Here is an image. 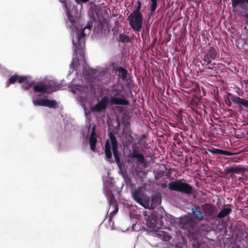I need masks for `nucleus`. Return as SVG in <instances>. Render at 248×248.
<instances>
[{
	"label": "nucleus",
	"mask_w": 248,
	"mask_h": 248,
	"mask_svg": "<svg viewBox=\"0 0 248 248\" xmlns=\"http://www.w3.org/2000/svg\"><path fill=\"white\" fill-rule=\"evenodd\" d=\"M114 186L113 178L108 177L106 179V183L104 184L103 192L107 200H109L111 203L114 201L115 196L112 192L111 188Z\"/></svg>",
	"instance_id": "nucleus-15"
},
{
	"label": "nucleus",
	"mask_w": 248,
	"mask_h": 248,
	"mask_svg": "<svg viewBox=\"0 0 248 248\" xmlns=\"http://www.w3.org/2000/svg\"><path fill=\"white\" fill-rule=\"evenodd\" d=\"M89 0H74L75 2L77 4V5H79V8L77 7L76 6V8H78V9H79L80 10H81L83 7V4L88 2Z\"/></svg>",
	"instance_id": "nucleus-41"
},
{
	"label": "nucleus",
	"mask_w": 248,
	"mask_h": 248,
	"mask_svg": "<svg viewBox=\"0 0 248 248\" xmlns=\"http://www.w3.org/2000/svg\"><path fill=\"white\" fill-rule=\"evenodd\" d=\"M147 227L150 231H157L163 226V221L160 219V212L151 211L143 212Z\"/></svg>",
	"instance_id": "nucleus-7"
},
{
	"label": "nucleus",
	"mask_w": 248,
	"mask_h": 248,
	"mask_svg": "<svg viewBox=\"0 0 248 248\" xmlns=\"http://www.w3.org/2000/svg\"><path fill=\"white\" fill-rule=\"evenodd\" d=\"M91 5V3H90ZM88 14L90 18L93 20H100L103 18V9L101 6L98 4H93L91 5L88 9Z\"/></svg>",
	"instance_id": "nucleus-18"
},
{
	"label": "nucleus",
	"mask_w": 248,
	"mask_h": 248,
	"mask_svg": "<svg viewBox=\"0 0 248 248\" xmlns=\"http://www.w3.org/2000/svg\"><path fill=\"white\" fill-rule=\"evenodd\" d=\"M129 17H140V16H143L141 14V12L140 10H137V9L135 8L133 12L130 14V15L128 16Z\"/></svg>",
	"instance_id": "nucleus-38"
},
{
	"label": "nucleus",
	"mask_w": 248,
	"mask_h": 248,
	"mask_svg": "<svg viewBox=\"0 0 248 248\" xmlns=\"http://www.w3.org/2000/svg\"><path fill=\"white\" fill-rule=\"evenodd\" d=\"M107 201L109 206V209H110V208H113V210L110 212L109 217V221H110L113 217L117 213L119 208L115 198L114 199V201H112L111 203L109 202V200Z\"/></svg>",
	"instance_id": "nucleus-30"
},
{
	"label": "nucleus",
	"mask_w": 248,
	"mask_h": 248,
	"mask_svg": "<svg viewBox=\"0 0 248 248\" xmlns=\"http://www.w3.org/2000/svg\"><path fill=\"white\" fill-rule=\"evenodd\" d=\"M104 221H105V220H103V221L101 222V224H103L104 223Z\"/></svg>",
	"instance_id": "nucleus-52"
},
{
	"label": "nucleus",
	"mask_w": 248,
	"mask_h": 248,
	"mask_svg": "<svg viewBox=\"0 0 248 248\" xmlns=\"http://www.w3.org/2000/svg\"><path fill=\"white\" fill-rule=\"evenodd\" d=\"M131 170L132 175L136 179L142 180L143 176L146 175V172L138 166L131 168Z\"/></svg>",
	"instance_id": "nucleus-29"
},
{
	"label": "nucleus",
	"mask_w": 248,
	"mask_h": 248,
	"mask_svg": "<svg viewBox=\"0 0 248 248\" xmlns=\"http://www.w3.org/2000/svg\"><path fill=\"white\" fill-rule=\"evenodd\" d=\"M240 159H241V157L240 156L239 157H235L233 158L234 161H235V162H237Z\"/></svg>",
	"instance_id": "nucleus-47"
},
{
	"label": "nucleus",
	"mask_w": 248,
	"mask_h": 248,
	"mask_svg": "<svg viewBox=\"0 0 248 248\" xmlns=\"http://www.w3.org/2000/svg\"><path fill=\"white\" fill-rule=\"evenodd\" d=\"M229 235L232 239L231 243L234 245L232 248H241L240 245L237 244V241L242 243H248V232L239 225H235L230 228V234Z\"/></svg>",
	"instance_id": "nucleus-6"
},
{
	"label": "nucleus",
	"mask_w": 248,
	"mask_h": 248,
	"mask_svg": "<svg viewBox=\"0 0 248 248\" xmlns=\"http://www.w3.org/2000/svg\"><path fill=\"white\" fill-rule=\"evenodd\" d=\"M119 41L122 43H129L131 41V39L128 35L123 33H121L119 36Z\"/></svg>",
	"instance_id": "nucleus-36"
},
{
	"label": "nucleus",
	"mask_w": 248,
	"mask_h": 248,
	"mask_svg": "<svg viewBox=\"0 0 248 248\" xmlns=\"http://www.w3.org/2000/svg\"><path fill=\"white\" fill-rule=\"evenodd\" d=\"M123 135L125 138V143L123 141V143L125 146H128L131 144H133V138L131 135V130L129 124H124L123 126Z\"/></svg>",
	"instance_id": "nucleus-21"
},
{
	"label": "nucleus",
	"mask_w": 248,
	"mask_h": 248,
	"mask_svg": "<svg viewBox=\"0 0 248 248\" xmlns=\"http://www.w3.org/2000/svg\"><path fill=\"white\" fill-rule=\"evenodd\" d=\"M228 96L233 104L239 107L240 111L248 112V100L233 95L230 93H228Z\"/></svg>",
	"instance_id": "nucleus-14"
},
{
	"label": "nucleus",
	"mask_w": 248,
	"mask_h": 248,
	"mask_svg": "<svg viewBox=\"0 0 248 248\" xmlns=\"http://www.w3.org/2000/svg\"><path fill=\"white\" fill-rule=\"evenodd\" d=\"M21 85V87L22 89L27 90L31 88V85L30 83V81L28 80V78L26 79Z\"/></svg>",
	"instance_id": "nucleus-39"
},
{
	"label": "nucleus",
	"mask_w": 248,
	"mask_h": 248,
	"mask_svg": "<svg viewBox=\"0 0 248 248\" xmlns=\"http://www.w3.org/2000/svg\"><path fill=\"white\" fill-rule=\"evenodd\" d=\"M82 75L87 84L81 85L76 84V79L73 78L71 85L68 86V88L74 94H75V97L83 108L86 116V126L82 130L81 134L83 142H88L90 150L96 152L98 135L96 131V125L93 124L92 125L91 115L92 113L95 115L104 113L105 108L97 104L91 107L88 111L87 106L90 101V98L94 97L96 95V90L102 88L104 84L108 83V74L106 69H103L98 71L90 67L86 68L83 66Z\"/></svg>",
	"instance_id": "nucleus-1"
},
{
	"label": "nucleus",
	"mask_w": 248,
	"mask_h": 248,
	"mask_svg": "<svg viewBox=\"0 0 248 248\" xmlns=\"http://www.w3.org/2000/svg\"><path fill=\"white\" fill-rule=\"evenodd\" d=\"M48 142L57 148L59 150H62L61 139L59 138L57 133H54L49 136Z\"/></svg>",
	"instance_id": "nucleus-28"
},
{
	"label": "nucleus",
	"mask_w": 248,
	"mask_h": 248,
	"mask_svg": "<svg viewBox=\"0 0 248 248\" xmlns=\"http://www.w3.org/2000/svg\"><path fill=\"white\" fill-rule=\"evenodd\" d=\"M120 82L121 84L112 85L108 89L107 96L112 105L127 106L129 100L126 97V91L133 88L134 82L130 76Z\"/></svg>",
	"instance_id": "nucleus-3"
},
{
	"label": "nucleus",
	"mask_w": 248,
	"mask_h": 248,
	"mask_svg": "<svg viewBox=\"0 0 248 248\" xmlns=\"http://www.w3.org/2000/svg\"><path fill=\"white\" fill-rule=\"evenodd\" d=\"M44 107L50 108H56L58 107V103L54 99H49L46 97Z\"/></svg>",
	"instance_id": "nucleus-34"
},
{
	"label": "nucleus",
	"mask_w": 248,
	"mask_h": 248,
	"mask_svg": "<svg viewBox=\"0 0 248 248\" xmlns=\"http://www.w3.org/2000/svg\"><path fill=\"white\" fill-rule=\"evenodd\" d=\"M125 169L124 171H121L120 170V173L123 172V178L125 184V185L127 187L129 188H132L135 186V184L133 183L132 181L131 177L127 174L126 172H124Z\"/></svg>",
	"instance_id": "nucleus-31"
},
{
	"label": "nucleus",
	"mask_w": 248,
	"mask_h": 248,
	"mask_svg": "<svg viewBox=\"0 0 248 248\" xmlns=\"http://www.w3.org/2000/svg\"><path fill=\"white\" fill-rule=\"evenodd\" d=\"M32 104L35 107H44L46 96L42 97L41 94L37 93H31Z\"/></svg>",
	"instance_id": "nucleus-25"
},
{
	"label": "nucleus",
	"mask_w": 248,
	"mask_h": 248,
	"mask_svg": "<svg viewBox=\"0 0 248 248\" xmlns=\"http://www.w3.org/2000/svg\"><path fill=\"white\" fill-rule=\"evenodd\" d=\"M108 212H107V214H108ZM107 215V214H106V215Z\"/></svg>",
	"instance_id": "nucleus-56"
},
{
	"label": "nucleus",
	"mask_w": 248,
	"mask_h": 248,
	"mask_svg": "<svg viewBox=\"0 0 248 248\" xmlns=\"http://www.w3.org/2000/svg\"><path fill=\"white\" fill-rule=\"evenodd\" d=\"M113 66V70H115V74L118 77L119 81H121L123 79H125L126 78H128L130 75L128 73V71L127 70L124 69L122 66H116V68H115V63L112 64Z\"/></svg>",
	"instance_id": "nucleus-24"
},
{
	"label": "nucleus",
	"mask_w": 248,
	"mask_h": 248,
	"mask_svg": "<svg viewBox=\"0 0 248 248\" xmlns=\"http://www.w3.org/2000/svg\"><path fill=\"white\" fill-rule=\"evenodd\" d=\"M104 221H105V220H103V221L101 222V224H103L104 223Z\"/></svg>",
	"instance_id": "nucleus-55"
},
{
	"label": "nucleus",
	"mask_w": 248,
	"mask_h": 248,
	"mask_svg": "<svg viewBox=\"0 0 248 248\" xmlns=\"http://www.w3.org/2000/svg\"><path fill=\"white\" fill-rule=\"evenodd\" d=\"M158 210L160 212V219L163 221V226L161 229L170 230V226H177V217L166 213L162 206L158 208Z\"/></svg>",
	"instance_id": "nucleus-13"
},
{
	"label": "nucleus",
	"mask_w": 248,
	"mask_h": 248,
	"mask_svg": "<svg viewBox=\"0 0 248 248\" xmlns=\"http://www.w3.org/2000/svg\"><path fill=\"white\" fill-rule=\"evenodd\" d=\"M207 150L209 152L212 153L213 155H222V149L211 147L208 148Z\"/></svg>",
	"instance_id": "nucleus-37"
},
{
	"label": "nucleus",
	"mask_w": 248,
	"mask_h": 248,
	"mask_svg": "<svg viewBox=\"0 0 248 248\" xmlns=\"http://www.w3.org/2000/svg\"><path fill=\"white\" fill-rule=\"evenodd\" d=\"M73 55L72 60L70 64V70L67 74V77L70 76L74 71H77L78 66L79 65V62H83L85 63V51H83V55L80 54V50L77 48V46L73 47Z\"/></svg>",
	"instance_id": "nucleus-12"
},
{
	"label": "nucleus",
	"mask_w": 248,
	"mask_h": 248,
	"mask_svg": "<svg viewBox=\"0 0 248 248\" xmlns=\"http://www.w3.org/2000/svg\"><path fill=\"white\" fill-rule=\"evenodd\" d=\"M127 162L128 166L131 168H133L137 166V163L136 159L134 155L133 151L132 153H130L127 157Z\"/></svg>",
	"instance_id": "nucleus-33"
},
{
	"label": "nucleus",
	"mask_w": 248,
	"mask_h": 248,
	"mask_svg": "<svg viewBox=\"0 0 248 248\" xmlns=\"http://www.w3.org/2000/svg\"><path fill=\"white\" fill-rule=\"evenodd\" d=\"M33 91H29L30 93H32L34 92L35 93H41L43 94H49L58 90V86L53 85L52 83L46 82L44 80H41L37 83L35 80L30 81Z\"/></svg>",
	"instance_id": "nucleus-8"
},
{
	"label": "nucleus",
	"mask_w": 248,
	"mask_h": 248,
	"mask_svg": "<svg viewBox=\"0 0 248 248\" xmlns=\"http://www.w3.org/2000/svg\"><path fill=\"white\" fill-rule=\"evenodd\" d=\"M135 159H136L137 166L142 164L145 161V158L143 154L138 151H133Z\"/></svg>",
	"instance_id": "nucleus-32"
},
{
	"label": "nucleus",
	"mask_w": 248,
	"mask_h": 248,
	"mask_svg": "<svg viewBox=\"0 0 248 248\" xmlns=\"http://www.w3.org/2000/svg\"><path fill=\"white\" fill-rule=\"evenodd\" d=\"M136 226V224H133L132 226V230H133V231H137V230L135 228V227Z\"/></svg>",
	"instance_id": "nucleus-48"
},
{
	"label": "nucleus",
	"mask_w": 248,
	"mask_h": 248,
	"mask_svg": "<svg viewBox=\"0 0 248 248\" xmlns=\"http://www.w3.org/2000/svg\"><path fill=\"white\" fill-rule=\"evenodd\" d=\"M203 219H206V220H208V218H206V216L204 217Z\"/></svg>",
	"instance_id": "nucleus-51"
},
{
	"label": "nucleus",
	"mask_w": 248,
	"mask_h": 248,
	"mask_svg": "<svg viewBox=\"0 0 248 248\" xmlns=\"http://www.w3.org/2000/svg\"><path fill=\"white\" fill-rule=\"evenodd\" d=\"M163 232L164 233V238L165 240L169 241L171 239L172 237L170 234H168L167 232Z\"/></svg>",
	"instance_id": "nucleus-43"
},
{
	"label": "nucleus",
	"mask_w": 248,
	"mask_h": 248,
	"mask_svg": "<svg viewBox=\"0 0 248 248\" xmlns=\"http://www.w3.org/2000/svg\"><path fill=\"white\" fill-rule=\"evenodd\" d=\"M104 221H105V220H103V221L101 222V224H103L104 223Z\"/></svg>",
	"instance_id": "nucleus-54"
},
{
	"label": "nucleus",
	"mask_w": 248,
	"mask_h": 248,
	"mask_svg": "<svg viewBox=\"0 0 248 248\" xmlns=\"http://www.w3.org/2000/svg\"><path fill=\"white\" fill-rule=\"evenodd\" d=\"M104 221H105V220H103V221L101 222V224H103L104 223Z\"/></svg>",
	"instance_id": "nucleus-53"
},
{
	"label": "nucleus",
	"mask_w": 248,
	"mask_h": 248,
	"mask_svg": "<svg viewBox=\"0 0 248 248\" xmlns=\"http://www.w3.org/2000/svg\"><path fill=\"white\" fill-rule=\"evenodd\" d=\"M60 2L63 4L66 10V14L68 20L70 21L71 34L73 37L72 44L74 47L77 48L81 51L80 54L83 55V51H85V30L92 29L93 23L95 20L91 19L88 21L85 26L81 23V20L77 16H73L72 13H78V9L76 6L72 4L70 0H59Z\"/></svg>",
	"instance_id": "nucleus-2"
},
{
	"label": "nucleus",
	"mask_w": 248,
	"mask_h": 248,
	"mask_svg": "<svg viewBox=\"0 0 248 248\" xmlns=\"http://www.w3.org/2000/svg\"><path fill=\"white\" fill-rule=\"evenodd\" d=\"M29 78H30L29 76L19 75L17 74H15L8 78L6 82V86L8 87L11 84H13L16 83L21 84Z\"/></svg>",
	"instance_id": "nucleus-22"
},
{
	"label": "nucleus",
	"mask_w": 248,
	"mask_h": 248,
	"mask_svg": "<svg viewBox=\"0 0 248 248\" xmlns=\"http://www.w3.org/2000/svg\"><path fill=\"white\" fill-rule=\"evenodd\" d=\"M193 218L200 221L203 219L206 215V213L202 211V208L200 206H195L193 205L191 207V213Z\"/></svg>",
	"instance_id": "nucleus-23"
},
{
	"label": "nucleus",
	"mask_w": 248,
	"mask_h": 248,
	"mask_svg": "<svg viewBox=\"0 0 248 248\" xmlns=\"http://www.w3.org/2000/svg\"><path fill=\"white\" fill-rule=\"evenodd\" d=\"M177 226L183 230H187V236L190 240H193V245L195 243L200 244V243L197 240V237L200 234L201 231L202 230V226L200 227L195 223L190 213L177 217Z\"/></svg>",
	"instance_id": "nucleus-5"
},
{
	"label": "nucleus",
	"mask_w": 248,
	"mask_h": 248,
	"mask_svg": "<svg viewBox=\"0 0 248 248\" xmlns=\"http://www.w3.org/2000/svg\"><path fill=\"white\" fill-rule=\"evenodd\" d=\"M244 30H247V27H244Z\"/></svg>",
	"instance_id": "nucleus-50"
},
{
	"label": "nucleus",
	"mask_w": 248,
	"mask_h": 248,
	"mask_svg": "<svg viewBox=\"0 0 248 248\" xmlns=\"http://www.w3.org/2000/svg\"><path fill=\"white\" fill-rule=\"evenodd\" d=\"M142 7V3L141 1L140 0H138L137 1V5L136 7V9L137 10H141Z\"/></svg>",
	"instance_id": "nucleus-44"
},
{
	"label": "nucleus",
	"mask_w": 248,
	"mask_h": 248,
	"mask_svg": "<svg viewBox=\"0 0 248 248\" xmlns=\"http://www.w3.org/2000/svg\"><path fill=\"white\" fill-rule=\"evenodd\" d=\"M227 205V207L223 206L217 215L216 217H214L215 219L216 218L217 220H219V222L221 220V225L223 227L225 226L227 224L226 221L224 220V218L232 212V208L229 206V204Z\"/></svg>",
	"instance_id": "nucleus-20"
},
{
	"label": "nucleus",
	"mask_w": 248,
	"mask_h": 248,
	"mask_svg": "<svg viewBox=\"0 0 248 248\" xmlns=\"http://www.w3.org/2000/svg\"><path fill=\"white\" fill-rule=\"evenodd\" d=\"M107 123L108 127V135H116L118 136V133L121 130L122 123L119 116L117 115H108L107 118Z\"/></svg>",
	"instance_id": "nucleus-11"
},
{
	"label": "nucleus",
	"mask_w": 248,
	"mask_h": 248,
	"mask_svg": "<svg viewBox=\"0 0 248 248\" xmlns=\"http://www.w3.org/2000/svg\"><path fill=\"white\" fill-rule=\"evenodd\" d=\"M229 171L231 172L239 173L245 171V168L240 165H232L229 167Z\"/></svg>",
	"instance_id": "nucleus-35"
},
{
	"label": "nucleus",
	"mask_w": 248,
	"mask_h": 248,
	"mask_svg": "<svg viewBox=\"0 0 248 248\" xmlns=\"http://www.w3.org/2000/svg\"><path fill=\"white\" fill-rule=\"evenodd\" d=\"M108 137L106 140L104 150L105 156L110 162H115L121 171L125 170V162L121 158V145L117 140L116 135H108Z\"/></svg>",
	"instance_id": "nucleus-4"
},
{
	"label": "nucleus",
	"mask_w": 248,
	"mask_h": 248,
	"mask_svg": "<svg viewBox=\"0 0 248 248\" xmlns=\"http://www.w3.org/2000/svg\"><path fill=\"white\" fill-rule=\"evenodd\" d=\"M164 171L163 170H161L160 169H158L156 173L155 174V177L156 179H159L160 178H162L164 174Z\"/></svg>",
	"instance_id": "nucleus-42"
},
{
	"label": "nucleus",
	"mask_w": 248,
	"mask_h": 248,
	"mask_svg": "<svg viewBox=\"0 0 248 248\" xmlns=\"http://www.w3.org/2000/svg\"><path fill=\"white\" fill-rule=\"evenodd\" d=\"M138 215L137 214H132V213H130V217L131 218H137L138 219Z\"/></svg>",
	"instance_id": "nucleus-46"
},
{
	"label": "nucleus",
	"mask_w": 248,
	"mask_h": 248,
	"mask_svg": "<svg viewBox=\"0 0 248 248\" xmlns=\"http://www.w3.org/2000/svg\"><path fill=\"white\" fill-rule=\"evenodd\" d=\"M143 16L129 17L128 16L127 20L131 28L136 32H140L142 27Z\"/></svg>",
	"instance_id": "nucleus-19"
},
{
	"label": "nucleus",
	"mask_w": 248,
	"mask_h": 248,
	"mask_svg": "<svg viewBox=\"0 0 248 248\" xmlns=\"http://www.w3.org/2000/svg\"><path fill=\"white\" fill-rule=\"evenodd\" d=\"M148 12L147 14V19L149 20L155 15V11L158 7L159 0H149Z\"/></svg>",
	"instance_id": "nucleus-27"
},
{
	"label": "nucleus",
	"mask_w": 248,
	"mask_h": 248,
	"mask_svg": "<svg viewBox=\"0 0 248 248\" xmlns=\"http://www.w3.org/2000/svg\"><path fill=\"white\" fill-rule=\"evenodd\" d=\"M219 58L218 50L213 46H210L204 52L202 58L204 63L202 65H205V68L213 70L214 66L212 63V61Z\"/></svg>",
	"instance_id": "nucleus-10"
},
{
	"label": "nucleus",
	"mask_w": 248,
	"mask_h": 248,
	"mask_svg": "<svg viewBox=\"0 0 248 248\" xmlns=\"http://www.w3.org/2000/svg\"><path fill=\"white\" fill-rule=\"evenodd\" d=\"M236 6L239 7L246 12L244 16L246 19V24L248 25V12H247L248 11V0H240V1L238 2L236 5L235 4V3H232V8L234 9Z\"/></svg>",
	"instance_id": "nucleus-26"
},
{
	"label": "nucleus",
	"mask_w": 248,
	"mask_h": 248,
	"mask_svg": "<svg viewBox=\"0 0 248 248\" xmlns=\"http://www.w3.org/2000/svg\"><path fill=\"white\" fill-rule=\"evenodd\" d=\"M168 188L170 191H176L188 195L194 192L193 187L181 179L170 182L168 184Z\"/></svg>",
	"instance_id": "nucleus-9"
},
{
	"label": "nucleus",
	"mask_w": 248,
	"mask_h": 248,
	"mask_svg": "<svg viewBox=\"0 0 248 248\" xmlns=\"http://www.w3.org/2000/svg\"><path fill=\"white\" fill-rule=\"evenodd\" d=\"M232 3H235V4L236 5L238 2L240 1V0H235V1H233V0H232Z\"/></svg>",
	"instance_id": "nucleus-49"
},
{
	"label": "nucleus",
	"mask_w": 248,
	"mask_h": 248,
	"mask_svg": "<svg viewBox=\"0 0 248 248\" xmlns=\"http://www.w3.org/2000/svg\"><path fill=\"white\" fill-rule=\"evenodd\" d=\"M112 31L113 32L114 34L116 35L119 32V27L118 26H114L112 28Z\"/></svg>",
	"instance_id": "nucleus-45"
},
{
	"label": "nucleus",
	"mask_w": 248,
	"mask_h": 248,
	"mask_svg": "<svg viewBox=\"0 0 248 248\" xmlns=\"http://www.w3.org/2000/svg\"><path fill=\"white\" fill-rule=\"evenodd\" d=\"M132 196L133 199L142 206L144 207L145 202L148 200V195L139 187L132 191Z\"/></svg>",
	"instance_id": "nucleus-17"
},
{
	"label": "nucleus",
	"mask_w": 248,
	"mask_h": 248,
	"mask_svg": "<svg viewBox=\"0 0 248 248\" xmlns=\"http://www.w3.org/2000/svg\"><path fill=\"white\" fill-rule=\"evenodd\" d=\"M240 154L239 152H233L227 150H222V155L225 156H232L235 155H238Z\"/></svg>",
	"instance_id": "nucleus-40"
},
{
	"label": "nucleus",
	"mask_w": 248,
	"mask_h": 248,
	"mask_svg": "<svg viewBox=\"0 0 248 248\" xmlns=\"http://www.w3.org/2000/svg\"><path fill=\"white\" fill-rule=\"evenodd\" d=\"M161 202V196L159 193L152 195L151 197L148 196V200L145 202L144 207L146 209H154Z\"/></svg>",
	"instance_id": "nucleus-16"
}]
</instances>
